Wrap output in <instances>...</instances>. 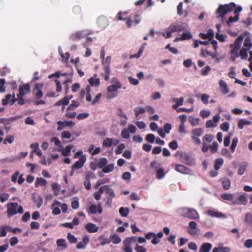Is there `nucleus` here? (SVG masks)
Here are the masks:
<instances>
[{
    "mask_svg": "<svg viewBox=\"0 0 252 252\" xmlns=\"http://www.w3.org/2000/svg\"><path fill=\"white\" fill-rule=\"evenodd\" d=\"M89 214H95L97 212L99 214L102 213V209L100 203H99L97 206L94 204H92L88 211Z\"/></svg>",
    "mask_w": 252,
    "mask_h": 252,
    "instance_id": "2eb2a0df",
    "label": "nucleus"
},
{
    "mask_svg": "<svg viewBox=\"0 0 252 252\" xmlns=\"http://www.w3.org/2000/svg\"><path fill=\"white\" fill-rule=\"evenodd\" d=\"M89 83L92 86H94L95 87H98L100 84L99 79L91 77L89 79Z\"/></svg>",
    "mask_w": 252,
    "mask_h": 252,
    "instance_id": "58836bf2",
    "label": "nucleus"
},
{
    "mask_svg": "<svg viewBox=\"0 0 252 252\" xmlns=\"http://www.w3.org/2000/svg\"><path fill=\"white\" fill-rule=\"evenodd\" d=\"M247 167V164L245 162L242 163L240 166H239L238 174L240 175H242L244 174L245 171H246Z\"/></svg>",
    "mask_w": 252,
    "mask_h": 252,
    "instance_id": "6e6d98bb",
    "label": "nucleus"
},
{
    "mask_svg": "<svg viewBox=\"0 0 252 252\" xmlns=\"http://www.w3.org/2000/svg\"><path fill=\"white\" fill-rule=\"evenodd\" d=\"M17 100H18V104L20 105H23L25 103V101L23 98V96L24 95H21L20 94H18L17 95Z\"/></svg>",
    "mask_w": 252,
    "mask_h": 252,
    "instance_id": "0e129e2a",
    "label": "nucleus"
},
{
    "mask_svg": "<svg viewBox=\"0 0 252 252\" xmlns=\"http://www.w3.org/2000/svg\"><path fill=\"white\" fill-rule=\"evenodd\" d=\"M73 146L71 145H68L66 146L64 150H62V155L63 156L66 157L70 155L71 149L73 148ZM60 151V150H59Z\"/></svg>",
    "mask_w": 252,
    "mask_h": 252,
    "instance_id": "2f4dec72",
    "label": "nucleus"
},
{
    "mask_svg": "<svg viewBox=\"0 0 252 252\" xmlns=\"http://www.w3.org/2000/svg\"><path fill=\"white\" fill-rule=\"evenodd\" d=\"M108 160L106 158H101L99 161L97 162V166L99 168H103L107 164Z\"/></svg>",
    "mask_w": 252,
    "mask_h": 252,
    "instance_id": "e433bc0d",
    "label": "nucleus"
},
{
    "mask_svg": "<svg viewBox=\"0 0 252 252\" xmlns=\"http://www.w3.org/2000/svg\"><path fill=\"white\" fill-rule=\"evenodd\" d=\"M79 106V103L75 100H72L71 103L67 108V110H74Z\"/></svg>",
    "mask_w": 252,
    "mask_h": 252,
    "instance_id": "49530a36",
    "label": "nucleus"
},
{
    "mask_svg": "<svg viewBox=\"0 0 252 252\" xmlns=\"http://www.w3.org/2000/svg\"><path fill=\"white\" fill-rule=\"evenodd\" d=\"M69 101L68 100V98H67L66 96L64 97L63 98L59 100V101H57L55 105L56 106H60V105H68L69 103Z\"/></svg>",
    "mask_w": 252,
    "mask_h": 252,
    "instance_id": "4c0bfd02",
    "label": "nucleus"
},
{
    "mask_svg": "<svg viewBox=\"0 0 252 252\" xmlns=\"http://www.w3.org/2000/svg\"><path fill=\"white\" fill-rule=\"evenodd\" d=\"M220 196L223 199L230 201L232 202L235 200L234 196L232 193H222L221 194Z\"/></svg>",
    "mask_w": 252,
    "mask_h": 252,
    "instance_id": "c756f323",
    "label": "nucleus"
},
{
    "mask_svg": "<svg viewBox=\"0 0 252 252\" xmlns=\"http://www.w3.org/2000/svg\"><path fill=\"white\" fill-rule=\"evenodd\" d=\"M111 72L110 68L108 65H106L104 67V79L106 81H108L109 79V76Z\"/></svg>",
    "mask_w": 252,
    "mask_h": 252,
    "instance_id": "5fc2aeb1",
    "label": "nucleus"
},
{
    "mask_svg": "<svg viewBox=\"0 0 252 252\" xmlns=\"http://www.w3.org/2000/svg\"><path fill=\"white\" fill-rule=\"evenodd\" d=\"M16 101L17 99L15 97V94L13 93L12 95L11 94H7L5 98L2 99L1 101L3 105H6L9 103L10 105H13Z\"/></svg>",
    "mask_w": 252,
    "mask_h": 252,
    "instance_id": "ddd939ff",
    "label": "nucleus"
},
{
    "mask_svg": "<svg viewBox=\"0 0 252 252\" xmlns=\"http://www.w3.org/2000/svg\"><path fill=\"white\" fill-rule=\"evenodd\" d=\"M245 193L239 195L237 199H235L233 202L234 205H244L247 204L248 201L245 196Z\"/></svg>",
    "mask_w": 252,
    "mask_h": 252,
    "instance_id": "a211bd4d",
    "label": "nucleus"
},
{
    "mask_svg": "<svg viewBox=\"0 0 252 252\" xmlns=\"http://www.w3.org/2000/svg\"><path fill=\"white\" fill-rule=\"evenodd\" d=\"M245 221L250 224H252V214L249 213H247L246 214Z\"/></svg>",
    "mask_w": 252,
    "mask_h": 252,
    "instance_id": "774afa93",
    "label": "nucleus"
},
{
    "mask_svg": "<svg viewBox=\"0 0 252 252\" xmlns=\"http://www.w3.org/2000/svg\"><path fill=\"white\" fill-rule=\"evenodd\" d=\"M175 156L176 157L180 156V161L185 164L189 165L195 164L194 160L186 153L178 151L175 154Z\"/></svg>",
    "mask_w": 252,
    "mask_h": 252,
    "instance_id": "423d86ee",
    "label": "nucleus"
},
{
    "mask_svg": "<svg viewBox=\"0 0 252 252\" xmlns=\"http://www.w3.org/2000/svg\"><path fill=\"white\" fill-rule=\"evenodd\" d=\"M110 239L113 243L115 244H118L121 242V239L118 236L117 234H113L110 236Z\"/></svg>",
    "mask_w": 252,
    "mask_h": 252,
    "instance_id": "a19ab883",
    "label": "nucleus"
},
{
    "mask_svg": "<svg viewBox=\"0 0 252 252\" xmlns=\"http://www.w3.org/2000/svg\"><path fill=\"white\" fill-rule=\"evenodd\" d=\"M24 210L23 207L19 205L16 202H9L7 204V216L10 218L17 213L23 214Z\"/></svg>",
    "mask_w": 252,
    "mask_h": 252,
    "instance_id": "f03ea898",
    "label": "nucleus"
},
{
    "mask_svg": "<svg viewBox=\"0 0 252 252\" xmlns=\"http://www.w3.org/2000/svg\"><path fill=\"white\" fill-rule=\"evenodd\" d=\"M207 214L211 217H215L218 218H225L224 214H222L221 212H220L214 210H209L207 211Z\"/></svg>",
    "mask_w": 252,
    "mask_h": 252,
    "instance_id": "4be33fe9",
    "label": "nucleus"
},
{
    "mask_svg": "<svg viewBox=\"0 0 252 252\" xmlns=\"http://www.w3.org/2000/svg\"><path fill=\"white\" fill-rule=\"evenodd\" d=\"M132 238H126L123 241V250L125 252H132V249L131 247Z\"/></svg>",
    "mask_w": 252,
    "mask_h": 252,
    "instance_id": "f3484780",
    "label": "nucleus"
},
{
    "mask_svg": "<svg viewBox=\"0 0 252 252\" xmlns=\"http://www.w3.org/2000/svg\"><path fill=\"white\" fill-rule=\"evenodd\" d=\"M187 29L186 25L183 23H176L171 24L168 28V30L173 32H181Z\"/></svg>",
    "mask_w": 252,
    "mask_h": 252,
    "instance_id": "6e6552de",
    "label": "nucleus"
},
{
    "mask_svg": "<svg viewBox=\"0 0 252 252\" xmlns=\"http://www.w3.org/2000/svg\"><path fill=\"white\" fill-rule=\"evenodd\" d=\"M128 12L125 11L124 12H119L117 15V18L118 20H126V24L127 27L129 28L132 26V20L131 19V17L128 16Z\"/></svg>",
    "mask_w": 252,
    "mask_h": 252,
    "instance_id": "0eeeda50",
    "label": "nucleus"
},
{
    "mask_svg": "<svg viewBox=\"0 0 252 252\" xmlns=\"http://www.w3.org/2000/svg\"><path fill=\"white\" fill-rule=\"evenodd\" d=\"M231 185V182L227 178H225L223 180L222 182V185L223 187V188L227 190L230 187Z\"/></svg>",
    "mask_w": 252,
    "mask_h": 252,
    "instance_id": "09e8293b",
    "label": "nucleus"
},
{
    "mask_svg": "<svg viewBox=\"0 0 252 252\" xmlns=\"http://www.w3.org/2000/svg\"><path fill=\"white\" fill-rule=\"evenodd\" d=\"M114 170V164L113 163L106 165L102 169V171L105 173H107L112 171Z\"/></svg>",
    "mask_w": 252,
    "mask_h": 252,
    "instance_id": "864d4df0",
    "label": "nucleus"
},
{
    "mask_svg": "<svg viewBox=\"0 0 252 252\" xmlns=\"http://www.w3.org/2000/svg\"><path fill=\"white\" fill-rule=\"evenodd\" d=\"M219 84L220 86V91L223 94H227L229 92V89L225 81L221 80Z\"/></svg>",
    "mask_w": 252,
    "mask_h": 252,
    "instance_id": "b1692460",
    "label": "nucleus"
},
{
    "mask_svg": "<svg viewBox=\"0 0 252 252\" xmlns=\"http://www.w3.org/2000/svg\"><path fill=\"white\" fill-rule=\"evenodd\" d=\"M91 33L89 31L84 30L79 31L71 35L70 39L72 41H76L84 38Z\"/></svg>",
    "mask_w": 252,
    "mask_h": 252,
    "instance_id": "1a4fd4ad",
    "label": "nucleus"
},
{
    "mask_svg": "<svg viewBox=\"0 0 252 252\" xmlns=\"http://www.w3.org/2000/svg\"><path fill=\"white\" fill-rule=\"evenodd\" d=\"M244 46L245 49L247 50H250L251 48L252 47V43L251 42V39L250 37H247L245 38V41L244 43Z\"/></svg>",
    "mask_w": 252,
    "mask_h": 252,
    "instance_id": "c03bdc74",
    "label": "nucleus"
},
{
    "mask_svg": "<svg viewBox=\"0 0 252 252\" xmlns=\"http://www.w3.org/2000/svg\"><path fill=\"white\" fill-rule=\"evenodd\" d=\"M197 224L195 221H190L189 224L188 233L191 235H198L200 231L197 227Z\"/></svg>",
    "mask_w": 252,
    "mask_h": 252,
    "instance_id": "f8f14e48",
    "label": "nucleus"
},
{
    "mask_svg": "<svg viewBox=\"0 0 252 252\" xmlns=\"http://www.w3.org/2000/svg\"><path fill=\"white\" fill-rule=\"evenodd\" d=\"M43 87L42 83H36L33 89V94L36 99H40L43 95L42 89Z\"/></svg>",
    "mask_w": 252,
    "mask_h": 252,
    "instance_id": "9d476101",
    "label": "nucleus"
},
{
    "mask_svg": "<svg viewBox=\"0 0 252 252\" xmlns=\"http://www.w3.org/2000/svg\"><path fill=\"white\" fill-rule=\"evenodd\" d=\"M223 159L222 158H218L215 160L214 168L218 170L223 165Z\"/></svg>",
    "mask_w": 252,
    "mask_h": 252,
    "instance_id": "c85d7f7f",
    "label": "nucleus"
},
{
    "mask_svg": "<svg viewBox=\"0 0 252 252\" xmlns=\"http://www.w3.org/2000/svg\"><path fill=\"white\" fill-rule=\"evenodd\" d=\"M105 193L107 194V198H113L115 197V193L114 190L110 188L108 185L106 188Z\"/></svg>",
    "mask_w": 252,
    "mask_h": 252,
    "instance_id": "f704fd0d",
    "label": "nucleus"
},
{
    "mask_svg": "<svg viewBox=\"0 0 252 252\" xmlns=\"http://www.w3.org/2000/svg\"><path fill=\"white\" fill-rule=\"evenodd\" d=\"M98 239L101 241L100 245L104 246L106 244H108L111 243V240L109 238H106L104 235H101L99 236Z\"/></svg>",
    "mask_w": 252,
    "mask_h": 252,
    "instance_id": "c9c22d12",
    "label": "nucleus"
},
{
    "mask_svg": "<svg viewBox=\"0 0 252 252\" xmlns=\"http://www.w3.org/2000/svg\"><path fill=\"white\" fill-rule=\"evenodd\" d=\"M239 20V14H237L234 17L231 16L229 18L227 21V23L229 26H230V23L233 22H236L238 21Z\"/></svg>",
    "mask_w": 252,
    "mask_h": 252,
    "instance_id": "4d7b16f0",
    "label": "nucleus"
},
{
    "mask_svg": "<svg viewBox=\"0 0 252 252\" xmlns=\"http://www.w3.org/2000/svg\"><path fill=\"white\" fill-rule=\"evenodd\" d=\"M86 161V158L85 156L82 155L79 159L76 161L72 166V170L78 169L82 168Z\"/></svg>",
    "mask_w": 252,
    "mask_h": 252,
    "instance_id": "4468645a",
    "label": "nucleus"
},
{
    "mask_svg": "<svg viewBox=\"0 0 252 252\" xmlns=\"http://www.w3.org/2000/svg\"><path fill=\"white\" fill-rule=\"evenodd\" d=\"M218 144L216 141H214L212 145L210 146L209 149L212 153H216L218 150Z\"/></svg>",
    "mask_w": 252,
    "mask_h": 252,
    "instance_id": "680f3d73",
    "label": "nucleus"
},
{
    "mask_svg": "<svg viewBox=\"0 0 252 252\" xmlns=\"http://www.w3.org/2000/svg\"><path fill=\"white\" fill-rule=\"evenodd\" d=\"M238 139L237 137L233 138L232 141V144L230 146V150L232 153H234L235 148L237 145Z\"/></svg>",
    "mask_w": 252,
    "mask_h": 252,
    "instance_id": "13d9d810",
    "label": "nucleus"
},
{
    "mask_svg": "<svg viewBox=\"0 0 252 252\" xmlns=\"http://www.w3.org/2000/svg\"><path fill=\"white\" fill-rule=\"evenodd\" d=\"M71 206L73 209H77L79 208V203L77 198H75L71 201Z\"/></svg>",
    "mask_w": 252,
    "mask_h": 252,
    "instance_id": "338daca9",
    "label": "nucleus"
},
{
    "mask_svg": "<svg viewBox=\"0 0 252 252\" xmlns=\"http://www.w3.org/2000/svg\"><path fill=\"white\" fill-rule=\"evenodd\" d=\"M119 212L122 217H126L129 213V209L128 208L122 207L119 209Z\"/></svg>",
    "mask_w": 252,
    "mask_h": 252,
    "instance_id": "8fccbe9b",
    "label": "nucleus"
},
{
    "mask_svg": "<svg viewBox=\"0 0 252 252\" xmlns=\"http://www.w3.org/2000/svg\"><path fill=\"white\" fill-rule=\"evenodd\" d=\"M211 68L209 66H206L202 69L201 73L203 76H207L209 72L211 71Z\"/></svg>",
    "mask_w": 252,
    "mask_h": 252,
    "instance_id": "69168bd1",
    "label": "nucleus"
},
{
    "mask_svg": "<svg viewBox=\"0 0 252 252\" xmlns=\"http://www.w3.org/2000/svg\"><path fill=\"white\" fill-rule=\"evenodd\" d=\"M192 35L191 34L190 32H189L188 31H186V32H184L182 36L181 37H176L175 39V41L177 42L179 41H183L186 40H189L192 38Z\"/></svg>",
    "mask_w": 252,
    "mask_h": 252,
    "instance_id": "aec40b11",
    "label": "nucleus"
},
{
    "mask_svg": "<svg viewBox=\"0 0 252 252\" xmlns=\"http://www.w3.org/2000/svg\"><path fill=\"white\" fill-rule=\"evenodd\" d=\"M182 215L190 220H198L199 215L196 210L191 208L185 207L181 210Z\"/></svg>",
    "mask_w": 252,
    "mask_h": 252,
    "instance_id": "39448f33",
    "label": "nucleus"
},
{
    "mask_svg": "<svg viewBox=\"0 0 252 252\" xmlns=\"http://www.w3.org/2000/svg\"><path fill=\"white\" fill-rule=\"evenodd\" d=\"M249 50H247L245 48H242L240 50L239 57H240L242 60H246L248 57V51Z\"/></svg>",
    "mask_w": 252,
    "mask_h": 252,
    "instance_id": "37998d69",
    "label": "nucleus"
},
{
    "mask_svg": "<svg viewBox=\"0 0 252 252\" xmlns=\"http://www.w3.org/2000/svg\"><path fill=\"white\" fill-rule=\"evenodd\" d=\"M201 38L203 39H209L211 40L213 39L214 33V31L212 30H209L207 33H200L199 34Z\"/></svg>",
    "mask_w": 252,
    "mask_h": 252,
    "instance_id": "5701e85b",
    "label": "nucleus"
},
{
    "mask_svg": "<svg viewBox=\"0 0 252 252\" xmlns=\"http://www.w3.org/2000/svg\"><path fill=\"white\" fill-rule=\"evenodd\" d=\"M56 243L58 247L62 248V250L65 249L67 247L65 240L64 239L57 240Z\"/></svg>",
    "mask_w": 252,
    "mask_h": 252,
    "instance_id": "72a5a7b5",
    "label": "nucleus"
},
{
    "mask_svg": "<svg viewBox=\"0 0 252 252\" xmlns=\"http://www.w3.org/2000/svg\"><path fill=\"white\" fill-rule=\"evenodd\" d=\"M189 121L192 126H195L198 125L200 119L199 118H196L193 117L192 116H190L189 119Z\"/></svg>",
    "mask_w": 252,
    "mask_h": 252,
    "instance_id": "3c124183",
    "label": "nucleus"
},
{
    "mask_svg": "<svg viewBox=\"0 0 252 252\" xmlns=\"http://www.w3.org/2000/svg\"><path fill=\"white\" fill-rule=\"evenodd\" d=\"M47 184V181L42 178H37L35 183V187L45 186Z\"/></svg>",
    "mask_w": 252,
    "mask_h": 252,
    "instance_id": "473e14b6",
    "label": "nucleus"
},
{
    "mask_svg": "<svg viewBox=\"0 0 252 252\" xmlns=\"http://www.w3.org/2000/svg\"><path fill=\"white\" fill-rule=\"evenodd\" d=\"M146 112L145 108L143 107H136L134 109L135 115L136 117H138L140 114H143Z\"/></svg>",
    "mask_w": 252,
    "mask_h": 252,
    "instance_id": "603ef678",
    "label": "nucleus"
},
{
    "mask_svg": "<svg viewBox=\"0 0 252 252\" xmlns=\"http://www.w3.org/2000/svg\"><path fill=\"white\" fill-rule=\"evenodd\" d=\"M0 230L2 237H4L6 235L7 232H11L13 228L9 225H1L0 226Z\"/></svg>",
    "mask_w": 252,
    "mask_h": 252,
    "instance_id": "a878e982",
    "label": "nucleus"
},
{
    "mask_svg": "<svg viewBox=\"0 0 252 252\" xmlns=\"http://www.w3.org/2000/svg\"><path fill=\"white\" fill-rule=\"evenodd\" d=\"M125 148V145L124 143L120 144L117 147V149L115 150V154L116 155L121 154L123 150Z\"/></svg>",
    "mask_w": 252,
    "mask_h": 252,
    "instance_id": "e2e57ef3",
    "label": "nucleus"
},
{
    "mask_svg": "<svg viewBox=\"0 0 252 252\" xmlns=\"http://www.w3.org/2000/svg\"><path fill=\"white\" fill-rule=\"evenodd\" d=\"M243 40V37L239 36L236 39L234 44L230 45V47L231 49L230 51V59L231 61L235 62L236 58L239 57L238 51L241 47V42Z\"/></svg>",
    "mask_w": 252,
    "mask_h": 252,
    "instance_id": "7ed1b4c3",
    "label": "nucleus"
},
{
    "mask_svg": "<svg viewBox=\"0 0 252 252\" xmlns=\"http://www.w3.org/2000/svg\"><path fill=\"white\" fill-rule=\"evenodd\" d=\"M251 124V122L244 119H240L238 123V127L239 128L242 129L244 128L245 126L250 125Z\"/></svg>",
    "mask_w": 252,
    "mask_h": 252,
    "instance_id": "7c9ffc66",
    "label": "nucleus"
},
{
    "mask_svg": "<svg viewBox=\"0 0 252 252\" xmlns=\"http://www.w3.org/2000/svg\"><path fill=\"white\" fill-rule=\"evenodd\" d=\"M175 170L183 174H192V171L190 169L181 164H176L175 167Z\"/></svg>",
    "mask_w": 252,
    "mask_h": 252,
    "instance_id": "9b49d317",
    "label": "nucleus"
},
{
    "mask_svg": "<svg viewBox=\"0 0 252 252\" xmlns=\"http://www.w3.org/2000/svg\"><path fill=\"white\" fill-rule=\"evenodd\" d=\"M212 248V244L210 243H204L200 247L199 252H210Z\"/></svg>",
    "mask_w": 252,
    "mask_h": 252,
    "instance_id": "393cba45",
    "label": "nucleus"
},
{
    "mask_svg": "<svg viewBox=\"0 0 252 252\" xmlns=\"http://www.w3.org/2000/svg\"><path fill=\"white\" fill-rule=\"evenodd\" d=\"M233 10H234V13L235 15L239 14V12L242 10V8L241 6L236 7L234 2H230L229 4L220 5L216 11V14H218V18L221 17L223 20L225 15Z\"/></svg>",
    "mask_w": 252,
    "mask_h": 252,
    "instance_id": "f257e3e1",
    "label": "nucleus"
},
{
    "mask_svg": "<svg viewBox=\"0 0 252 252\" xmlns=\"http://www.w3.org/2000/svg\"><path fill=\"white\" fill-rule=\"evenodd\" d=\"M155 138L154 134L152 133L148 134L146 137V141L151 143H153L155 142Z\"/></svg>",
    "mask_w": 252,
    "mask_h": 252,
    "instance_id": "052dcab7",
    "label": "nucleus"
},
{
    "mask_svg": "<svg viewBox=\"0 0 252 252\" xmlns=\"http://www.w3.org/2000/svg\"><path fill=\"white\" fill-rule=\"evenodd\" d=\"M113 144V139L110 138H106L104 139L102 143L103 147L109 148L112 146Z\"/></svg>",
    "mask_w": 252,
    "mask_h": 252,
    "instance_id": "ea45409f",
    "label": "nucleus"
},
{
    "mask_svg": "<svg viewBox=\"0 0 252 252\" xmlns=\"http://www.w3.org/2000/svg\"><path fill=\"white\" fill-rule=\"evenodd\" d=\"M90 241L89 237L88 235L84 236L82 238V241L79 242L76 246L77 249H84Z\"/></svg>",
    "mask_w": 252,
    "mask_h": 252,
    "instance_id": "412c9836",
    "label": "nucleus"
},
{
    "mask_svg": "<svg viewBox=\"0 0 252 252\" xmlns=\"http://www.w3.org/2000/svg\"><path fill=\"white\" fill-rule=\"evenodd\" d=\"M31 91V86L29 83L24 84L19 87V94L21 95H26Z\"/></svg>",
    "mask_w": 252,
    "mask_h": 252,
    "instance_id": "dca6fc26",
    "label": "nucleus"
},
{
    "mask_svg": "<svg viewBox=\"0 0 252 252\" xmlns=\"http://www.w3.org/2000/svg\"><path fill=\"white\" fill-rule=\"evenodd\" d=\"M85 229L89 233H95L98 231L99 227L96 224L89 222L85 226Z\"/></svg>",
    "mask_w": 252,
    "mask_h": 252,
    "instance_id": "6ab92c4d",
    "label": "nucleus"
},
{
    "mask_svg": "<svg viewBox=\"0 0 252 252\" xmlns=\"http://www.w3.org/2000/svg\"><path fill=\"white\" fill-rule=\"evenodd\" d=\"M116 80V84L111 85L107 87V94L106 98L108 99H112L117 96V90L122 88V84L118 81L117 78H114L113 81Z\"/></svg>",
    "mask_w": 252,
    "mask_h": 252,
    "instance_id": "20e7f679",
    "label": "nucleus"
},
{
    "mask_svg": "<svg viewBox=\"0 0 252 252\" xmlns=\"http://www.w3.org/2000/svg\"><path fill=\"white\" fill-rule=\"evenodd\" d=\"M165 173L162 168H160L156 172V178L158 179H161L164 177Z\"/></svg>",
    "mask_w": 252,
    "mask_h": 252,
    "instance_id": "79ce46f5",
    "label": "nucleus"
},
{
    "mask_svg": "<svg viewBox=\"0 0 252 252\" xmlns=\"http://www.w3.org/2000/svg\"><path fill=\"white\" fill-rule=\"evenodd\" d=\"M203 133V130L202 128H196L191 130L192 136L200 137Z\"/></svg>",
    "mask_w": 252,
    "mask_h": 252,
    "instance_id": "cd10ccee",
    "label": "nucleus"
},
{
    "mask_svg": "<svg viewBox=\"0 0 252 252\" xmlns=\"http://www.w3.org/2000/svg\"><path fill=\"white\" fill-rule=\"evenodd\" d=\"M214 139V136L211 134H206L202 139V141L205 142L210 143Z\"/></svg>",
    "mask_w": 252,
    "mask_h": 252,
    "instance_id": "de8ad7c7",
    "label": "nucleus"
},
{
    "mask_svg": "<svg viewBox=\"0 0 252 252\" xmlns=\"http://www.w3.org/2000/svg\"><path fill=\"white\" fill-rule=\"evenodd\" d=\"M67 238L69 242L71 244L75 243L77 241V239L73 235L70 233L67 234Z\"/></svg>",
    "mask_w": 252,
    "mask_h": 252,
    "instance_id": "bf43d9fd",
    "label": "nucleus"
},
{
    "mask_svg": "<svg viewBox=\"0 0 252 252\" xmlns=\"http://www.w3.org/2000/svg\"><path fill=\"white\" fill-rule=\"evenodd\" d=\"M130 17L132 20V24L134 23V24L136 25L139 23L141 21V17L139 14H136L133 16L130 15Z\"/></svg>",
    "mask_w": 252,
    "mask_h": 252,
    "instance_id": "a18cd8bd",
    "label": "nucleus"
},
{
    "mask_svg": "<svg viewBox=\"0 0 252 252\" xmlns=\"http://www.w3.org/2000/svg\"><path fill=\"white\" fill-rule=\"evenodd\" d=\"M17 118L16 117H10L8 118H0V124H2L5 126L10 124L12 122L16 120Z\"/></svg>",
    "mask_w": 252,
    "mask_h": 252,
    "instance_id": "bb28decb",
    "label": "nucleus"
}]
</instances>
